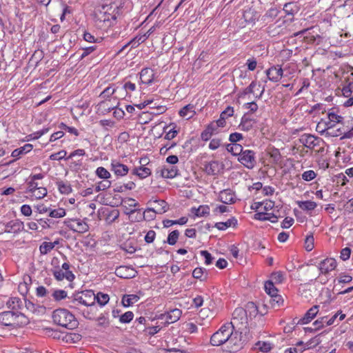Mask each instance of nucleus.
I'll use <instances>...</instances> for the list:
<instances>
[{"mask_svg": "<svg viewBox=\"0 0 353 353\" xmlns=\"http://www.w3.org/2000/svg\"><path fill=\"white\" fill-rule=\"evenodd\" d=\"M210 344L213 346L225 344L228 352H236L243 347L241 333L235 330L233 323H225L212 335Z\"/></svg>", "mask_w": 353, "mask_h": 353, "instance_id": "1", "label": "nucleus"}, {"mask_svg": "<svg viewBox=\"0 0 353 353\" xmlns=\"http://www.w3.org/2000/svg\"><path fill=\"white\" fill-rule=\"evenodd\" d=\"M28 320L20 312L6 311L0 313V325L8 327L10 330L26 325Z\"/></svg>", "mask_w": 353, "mask_h": 353, "instance_id": "2", "label": "nucleus"}, {"mask_svg": "<svg viewBox=\"0 0 353 353\" xmlns=\"http://www.w3.org/2000/svg\"><path fill=\"white\" fill-rule=\"evenodd\" d=\"M52 319L54 323L69 330H73L78 325L74 316L66 309H57L53 312Z\"/></svg>", "mask_w": 353, "mask_h": 353, "instance_id": "3", "label": "nucleus"}, {"mask_svg": "<svg viewBox=\"0 0 353 353\" xmlns=\"http://www.w3.org/2000/svg\"><path fill=\"white\" fill-rule=\"evenodd\" d=\"M299 141L304 147L314 150L317 153H323L324 152V141L318 137H315L310 134H303L299 139Z\"/></svg>", "mask_w": 353, "mask_h": 353, "instance_id": "4", "label": "nucleus"}, {"mask_svg": "<svg viewBox=\"0 0 353 353\" xmlns=\"http://www.w3.org/2000/svg\"><path fill=\"white\" fill-rule=\"evenodd\" d=\"M94 303V293L92 290L83 292L77 295L71 301L70 307H74L76 305L81 304L85 306H91Z\"/></svg>", "mask_w": 353, "mask_h": 353, "instance_id": "5", "label": "nucleus"}, {"mask_svg": "<svg viewBox=\"0 0 353 353\" xmlns=\"http://www.w3.org/2000/svg\"><path fill=\"white\" fill-rule=\"evenodd\" d=\"M238 161L247 168L252 169L256 163L255 152L251 150H243Z\"/></svg>", "mask_w": 353, "mask_h": 353, "instance_id": "6", "label": "nucleus"}, {"mask_svg": "<svg viewBox=\"0 0 353 353\" xmlns=\"http://www.w3.org/2000/svg\"><path fill=\"white\" fill-rule=\"evenodd\" d=\"M67 227L73 232L85 233L89 230L88 223L81 219H70L65 222Z\"/></svg>", "mask_w": 353, "mask_h": 353, "instance_id": "7", "label": "nucleus"}, {"mask_svg": "<svg viewBox=\"0 0 353 353\" xmlns=\"http://www.w3.org/2000/svg\"><path fill=\"white\" fill-rule=\"evenodd\" d=\"M336 267V262L335 259L332 258H327L321 261L318 265L320 273L322 274H328L330 272L334 270Z\"/></svg>", "mask_w": 353, "mask_h": 353, "instance_id": "8", "label": "nucleus"}, {"mask_svg": "<svg viewBox=\"0 0 353 353\" xmlns=\"http://www.w3.org/2000/svg\"><path fill=\"white\" fill-rule=\"evenodd\" d=\"M268 79L272 82H278L283 77V71L279 65H273L265 71Z\"/></svg>", "mask_w": 353, "mask_h": 353, "instance_id": "9", "label": "nucleus"}, {"mask_svg": "<svg viewBox=\"0 0 353 353\" xmlns=\"http://www.w3.org/2000/svg\"><path fill=\"white\" fill-rule=\"evenodd\" d=\"M165 179H173L179 174V170L174 165H164L159 168L157 171Z\"/></svg>", "mask_w": 353, "mask_h": 353, "instance_id": "10", "label": "nucleus"}, {"mask_svg": "<svg viewBox=\"0 0 353 353\" xmlns=\"http://www.w3.org/2000/svg\"><path fill=\"white\" fill-rule=\"evenodd\" d=\"M115 274L120 278L132 279L136 276L137 272L131 267L122 265L116 269Z\"/></svg>", "mask_w": 353, "mask_h": 353, "instance_id": "11", "label": "nucleus"}, {"mask_svg": "<svg viewBox=\"0 0 353 353\" xmlns=\"http://www.w3.org/2000/svg\"><path fill=\"white\" fill-rule=\"evenodd\" d=\"M111 170L117 176H125L129 171V168L127 165L121 163L117 160H113L111 162Z\"/></svg>", "mask_w": 353, "mask_h": 353, "instance_id": "12", "label": "nucleus"}, {"mask_svg": "<svg viewBox=\"0 0 353 353\" xmlns=\"http://www.w3.org/2000/svg\"><path fill=\"white\" fill-rule=\"evenodd\" d=\"M154 72L151 68H143L140 72L141 82L144 84L150 85L154 81Z\"/></svg>", "mask_w": 353, "mask_h": 353, "instance_id": "13", "label": "nucleus"}, {"mask_svg": "<svg viewBox=\"0 0 353 353\" xmlns=\"http://www.w3.org/2000/svg\"><path fill=\"white\" fill-rule=\"evenodd\" d=\"M52 272L57 281H62L65 279L68 281H72L75 278L74 274L72 272H63V270L59 268H54L52 270Z\"/></svg>", "mask_w": 353, "mask_h": 353, "instance_id": "14", "label": "nucleus"}, {"mask_svg": "<svg viewBox=\"0 0 353 353\" xmlns=\"http://www.w3.org/2000/svg\"><path fill=\"white\" fill-rule=\"evenodd\" d=\"M23 223L19 220L10 221L6 225L5 232L8 233L17 234L23 230Z\"/></svg>", "mask_w": 353, "mask_h": 353, "instance_id": "15", "label": "nucleus"}, {"mask_svg": "<svg viewBox=\"0 0 353 353\" xmlns=\"http://www.w3.org/2000/svg\"><path fill=\"white\" fill-rule=\"evenodd\" d=\"M256 123V120L250 117L249 113L245 114L241 120L239 128L243 131H249Z\"/></svg>", "mask_w": 353, "mask_h": 353, "instance_id": "16", "label": "nucleus"}, {"mask_svg": "<svg viewBox=\"0 0 353 353\" xmlns=\"http://www.w3.org/2000/svg\"><path fill=\"white\" fill-rule=\"evenodd\" d=\"M319 305H314L309 309L305 314L303 317L300 319L299 323L301 324H307L312 321L316 316L319 312Z\"/></svg>", "mask_w": 353, "mask_h": 353, "instance_id": "17", "label": "nucleus"}, {"mask_svg": "<svg viewBox=\"0 0 353 353\" xmlns=\"http://www.w3.org/2000/svg\"><path fill=\"white\" fill-rule=\"evenodd\" d=\"M222 169V165L217 161H212L205 166V171L208 175H216Z\"/></svg>", "mask_w": 353, "mask_h": 353, "instance_id": "18", "label": "nucleus"}, {"mask_svg": "<svg viewBox=\"0 0 353 353\" xmlns=\"http://www.w3.org/2000/svg\"><path fill=\"white\" fill-rule=\"evenodd\" d=\"M219 198L220 201L225 204L234 203L236 200L234 193L229 189L221 191Z\"/></svg>", "mask_w": 353, "mask_h": 353, "instance_id": "19", "label": "nucleus"}, {"mask_svg": "<svg viewBox=\"0 0 353 353\" xmlns=\"http://www.w3.org/2000/svg\"><path fill=\"white\" fill-rule=\"evenodd\" d=\"M246 319V310L242 307L236 308L232 313V321L233 325L237 324V321H241V323H243Z\"/></svg>", "mask_w": 353, "mask_h": 353, "instance_id": "20", "label": "nucleus"}, {"mask_svg": "<svg viewBox=\"0 0 353 353\" xmlns=\"http://www.w3.org/2000/svg\"><path fill=\"white\" fill-rule=\"evenodd\" d=\"M7 307L14 312H19L21 310L23 302L18 297H11L6 302Z\"/></svg>", "mask_w": 353, "mask_h": 353, "instance_id": "21", "label": "nucleus"}, {"mask_svg": "<svg viewBox=\"0 0 353 353\" xmlns=\"http://www.w3.org/2000/svg\"><path fill=\"white\" fill-rule=\"evenodd\" d=\"M195 114L194 106L192 104L186 105L179 111V115L186 119L192 118Z\"/></svg>", "mask_w": 353, "mask_h": 353, "instance_id": "22", "label": "nucleus"}, {"mask_svg": "<svg viewBox=\"0 0 353 353\" xmlns=\"http://www.w3.org/2000/svg\"><path fill=\"white\" fill-rule=\"evenodd\" d=\"M33 148V145L30 143H26L23 146L20 147L19 148H17L14 150L12 152L11 156L14 158H19L21 155H23L25 154H27L28 152H30Z\"/></svg>", "mask_w": 353, "mask_h": 353, "instance_id": "23", "label": "nucleus"}, {"mask_svg": "<svg viewBox=\"0 0 353 353\" xmlns=\"http://www.w3.org/2000/svg\"><path fill=\"white\" fill-rule=\"evenodd\" d=\"M300 10V7L296 2H288L283 6V10L287 15L294 16Z\"/></svg>", "mask_w": 353, "mask_h": 353, "instance_id": "24", "label": "nucleus"}, {"mask_svg": "<svg viewBox=\"0 0 353 353\" xmlns=\"http://www.w3.org/2000/svg\"><path fill=\"white\" fill-rule=\"evenodd\" d=\"M140 296L138 294H125L122 297V304L124 307H130L139 301Z\"/></svg>", "mask_w": 353, "mask_h": 353, "instance_id": "25", "label": "nucleus"}, {"mask_svg": "<svg viewBox=\"0 0 353 353\" xmlns=\"http://www.w3.org/2000/svg\"><path fill=\"white\" fill-rule=\"evenodd\" d=\"M117 87L114 84H110L106 87L99 94V97L104 100H110V97L117 91Z\"/></svg>", "mask_w": 353, "mask_h": 353, "instance_id": "26", "label": "nucleus"}, {"mask_svg": "<svg viewBox=\"0 0 353 353\" xmlns=\"http://www.w3.org/2000/svg\"><path fill=\"white\" fill-rule=\"evenodd\" d=\"M308 348L307 345L303 341H299L293 347L287 348L284 353H302Z\"/></svg>", "mask_w": 353, "mask_h": 353, "instance_id": "27", "label": "nucleus"}, {"mask_svg": "<svg viewBox=\"0 0 353 353\" xmlns=\"http://www.w3.org/2000/svg\"><path fill=\"white\" fill-rule=\"evenodd\" d=\"M25 306L28 311L32 313L39 314L43 312L45 310L44 307L35 304L30 300H25Z\"/></svg>", "mask_w": 353, "mask_h": 353, "instance_id": "28", "label": "nucleus"}, {"mask_svg": "<svg viewBox=\"0 0 353 353\" xmlns=\"http://www.w3.org/2000/svg\"><path fill=\"white\" fill-rule=\"evenodd\" d=\"M208 271L204 268H196L192 272V276L200 281H205L208 279Z\"/></svg>", "mask_w": 353, "mask_h": 353, "instance_id": "29", "label": "nucleus"}, {"mask_svg": "<svg viewBox=\"0 0 353 353\" xmlns=\"http://www.w3.org/2000/svg\"><path fill=\"white\" fill-rule=\"evenodd\" d=\"M191 212L194 214L196 216L202 217L210 214V208L207 205H200L198 208H192Z\"/></svg>", "mask_w": 353, "mask_h": 353, "instance_id": "30", "label": "nucleus"}, {"mask_svg": "<svg viewBox=\"0 0 353 353\" xmlns=\"http://www.w3.org/2000/svg\"><path fill=\"white\" fill-rule=\"evenodd\" d=\"M132 174L139 176L140 179H145L151 174V171L148 168L139 167L132 170Z\"/></svg>", "mask_w": 353, "mask_h": 353, "instance_id": "31", "label": "nucleus"}, {"mask_svg": "<svg viewBox=\"0 0 353 353\" xmlns=\"http://www.w3.org/2000/svg\"><path fill=\"white\" fill-rule=\"evenodd\" d=\"M237 224V221L234 218H232L225 222H219L215 224V227L219 230H225L231 226H235Z\"/></svg>", "mask_w": 353, "mask_h": 353, "instance_id": "32", "label": "nucleus"}, {"mask_svg": "<svg viewBox=\"0 0 353 353\" xmlns=\"http://www.w3.org/2000/svg\"><path fill=\"white\" fill-rule=\"evenodd\" d=\"M297 205L301 210H305V211L313 210L317 206L316 203H315L314 201H297Z\"/></svg>", "mask_w": 353, "mask_h": 353, "instance_id": "33", "label": "nucleus"}, {"mask_svg": "<svg viewBox=\"0 0 353 353\" xmlns=\"http://www.w3.org/2000/svg\"><path fill=\"white\" fill-rule=\"evenodd\" d=\"M57 185L59 191L61 194H68L72 191V186L68 182H64L63 181H57Z\"/></svg>", "mask_w": 353, "mask_h": 353, "instance_id": "34", "label": "nucleus"}, {"mask_svg": "<svg viewBox=\"0 0 353 353\" xmlns=\"http://www.w3.org/2000/svg\"><path fill=\"white\" fill-rule=\"evenodd\" d=\"M353 92V79H347L342 88V94L345 97H350Z\"/></svg>", "mask_w": 353, "mask_h": 353, "instance_id": "35", "label": "nucleus"}, {"mask_svg": "<svg viewBox=\"0 0 353 353\" xmlns=\"http://www.w3.org/2000/svg\"><path fill=\"white\" fill-rule=\"evenodd\" d=\"M332 126L330 123H329L328 121H325L321 119L316 125V131L319 132L321 135H325L326 131L330 129Z\"/></svg>", "mask_w": 353, "mask_h": 353, "instance_id": "36", "label": "nucleus"}, {"mask_svg": "<svg viewBox=\"0 0 353 353\" xmlns=\"http://www.w3.org/2000/svg\"><path fill=\"white\" fill-rule=\"evenodd\" d=\"M226 149L229 152H231L234 156H239L241 153L243 147L239 143H230L226 146Z\"/></svg>", "mask_w": 353, "mask_h": 353, "instance_id": "37", "label": "nucleus"}, {"mask_svg": "<svg viewBox=\"0 0 353 353\" xmlns=\"http://www.w3.org/2000/svg\"><path fill=\"white\" fill-rule=\"evenodd\" d=\"M329 123L336 126V124L342 123L343 117L334 112H329L327 114Z\"/></svg>", "mask_w": 353, "mask_h": 353, "instance_id": "38", "label": "nucleus"}, {"mask_svg": "<svg viewBox=\"0 0 353 353\" xmlns=\"http://www.w3.org/2000/svg\"><path fill=\"white\" fill-rule=\"evenodd\" d=\"M188 219L187 217L183 216L178 220H170V219L164 220L163 221V224L165 228H169L173 225H176V224L182 225H185L188 222Z\"/></svg>", "mask_w": 353, "mask_h": 353, "instance_id": "39", "label": "nucleus"}, {"mask_svg": "<svg viewBox=\"0 0 353 353\" xmlns=\"http://www.w3.org/2000/svg\"><path fill=\"white\" fill-rule=\"evenodd\" d=\"M148 37V35L144 34L143 35H139L135 37L134 39H131L128 45H131V48H136L141 43L144 42Z\"/></svg>", "mask_w": 353, "mask_h": 353, "instance_id": "40", "label": "nucleus"}, {"mask_svg": "<svg viewBox=\"0 0 353 353\" xmlns=\"http://www.w3.org/2000/svg\"><path fill=\"white\" fill-rule=\"evenodd\" d=\"M95 174L101 179L107 180L111 177L110 172L103 167H99L95 171Z\"/></svg>", "mask_w": 353, "mask_h": 353, "instance_id": "41", "label": "nucleus"}, {"mask_svg": "<svg viewBox=\"0 0 353 353\" xmlns=\"http://www.w3.org/2000/svg\"><path fill=\"white\" fill-rule=\"evenodd\" d=\"M110 297L107 294L98 292L96 295L94 294V301H97V303L101 306H103L108 303Z\"/></svg>", "mask_w": 353, "mask_h": 353, "instance_id": "42", "label": "nucleus"}, {"mask_svg": "<svg viewBox=\"0 0 353 353\" xmlns=\"http://www.w3.org/2000/svg\"><path fill=\"white\" fill-rule=\"evenodd\" d=\"M181 315V311L179 309L172 310L166 315V320L169 323L176 321Z\"/></svg>", "mask_w": 353, "mask_h": 353, "instance_id": "43", "label": "nucleus"}, {"mask_svg": "<svg viewBox=\"0 0 353 353\" xmlns=\"http://www.w3.org/2000/svg\"><path fill=\"white\" fill-rule=\"evenodd\" d=\"M66 214L65 210L62 208H59L57 209H50L49 216L52 218H62L65 216Z\"/></svg>", "mask_w": 353, "mask_h": 353, "instance_id": "44", "label": "nucleus"}, {"mask_svg": "<svg viewBox=\"0 0 353 353\" xmlns=\"http://www.w3.org/2000/svg\"><path fill=\"white\" fill-rule=\"evenodd\" d=\"M256 347L263 352H270L272 347L273 344L268 341H259L256 343Z\"/></svg>", "mask_w": 353, "mask_h": 353, "instance_id": "45", "label": "nucleus"}, {"mask_svg": "<svg viewBox=\"0 0 353 353\" xmlns=\"http://www.w3.org/2000/svg\"><path fill=\"white\" fill-rule=\"evenodd\" d=\"M265 290L266 293L270 295L271 296L273 295H276V294L278 292V290L275 288L274 283L270 281H268L265 282Z\"/></svg>", "mask_w": 353, "mask_h": 353, "instance_id": "46", "label": "nucleus"}, {"mask_svg": "<svg viewBox=\"0 0 353 353\" xmlns=\"http://www.w3.org/2000/svg\"><path fill=\"white\" fill-rule=\"evenodd\" d=\"M343 134L340 128L335 129V126L332 125L328 130L326 131L325 137H337Z\"/></svg>", "mask_w": 353, "mask_h": 353, "instance_id": "47", "label": "nucleus"}, {"mask_svg": "<svg viewBox=\"0 0 353 353\" xmlns=\"http://www.w3.org/2000/svg\"><path fill=\"white\" fill-rule=\"evenodd\" d=\"M54 248V245L52 242H43L39 247L40 252L42 254H46Z\"/></svg>", "mask_w": 353, "mask_h": 353, "instance_id": "48", "label": "nucleus"}, {"mask_svg": "<svg viewBox=\"0 0 353 353\" xmlns=\"http://www.w3.org/2000/svg\"><path fill=\"white\" fill-rule=\"evenodd\" d=\"M179 232L178 230H174L171 232L168 236L167 243L169 245H174L179 239Z\"/></svg>", "mask_w": 353, "mask_h": 353, "instance_id": "49", "label": "nucleus"}, {"mask_svg": "<svg viewBox=\"0 0 353 353\" xmlns=\"http://www.w3.org/2000/svg\"><path fill=\"white\" fill-rule=\"evenodd\" d=\"M134 317V314L131 311H128L119 316V321L122 323H130Z\"/></svg>", "mask_w": 353, "mask_h": 353, "instance_id": "50", "label": "nucleus"}, {"mask_svg": "<svg viewBox=\"0 0 353 353\" xmlns=\"http://www.w3.org/2000/svg\"><path fill=\"white\" fill-rule=\"evenodd\" d=\"M117 18L114 15H111L106 13H104L101 17H99V20L106 23L108 26H111L112 22L114 21Z\"/></svg>", "mask_w": 353, "mask_h": 353, "instance_id": "51", "label": "nucleus"}, {"mask_svg": "<svg viewBox=\"0 0 353 353\" xmlns=\"http://www.w3.org/2000/svg\"><path fill=\"white\" fill-rule=\"evenodd\" d=\"M48 131H49L48 128H43V129H42L41 130L35 132L28 135V141L38 139L39 138H40L43 134H45L47 132H48Z\"/></svg>", "mask_w": 353, "mask_h": 353, "instance_id": "52", "label": "nucleus"}, {"mask_svg": "<svg viewBox=\"0 0 353 353\" xmlns=\"http://www.w3.org/2000/svg\"><path fill=\"white\" fill-rule=\"evenodd\" d=\"M316 174L314 170H310L303 172L301 174L302 179L305 181H310L315 179Z\"/></svg>", "mask_w": 353, "mask_h": 353, "instance_id": "53", "label": "nucleus"}, {"mask_svg": "<svg viewBox=\"0 0 353 353\" xmlns=\"http://www.w3.org/2000/svg\"><path fill=\"white\" fill-rule=\"evenodd\" d=\"M156 214L158 213L154 208H148L144 212V218L148 220H153L156 217Z\"/></svg>", "mask_w": 353, "mask_h": 353, "instance_id": "54", "label": "nucleus"}, {"mask_svg": "<svg viewBox=\"0 0 353 353\" xmlns=\"http://www.w3.org/2000/svg\"><path fill=\"white\" fill-rule=\"evenodd\" d=\"M123 89L125 91L126 94L124 97H130L129 92H132L136 90V85L130 81L125 82L123 85Z\"/></svg>", "mask_w": 353, "mask_h": 353, "instance_id": "55", "label": "nucleus"}, {"mask_svg": "<svg viewBox=\"0 0 353 353\" xmlns=\"http://www.w3.org/2000/svg\"><path fill=\"white\" fill-rule=\"evenodd\" d=\"M52 296L56 301H60L67 296V292L63 290H57L53 292Z\"/></svg>", "mask_w": 353, "mask_h": 353, "instance_id": "56", "label": "nucleus"}, {"mask_svg": "<svg viewBox=\"0 0 353 353\" xmlns=\"http://www.w3.org/2000/svg\"><path fill=\"white\" fill-rule=\"evenodd\" d=\"M283 279V274L281 272H276L272 274L270 281L275 283H281Z\"/></svg>", "mask_w": 353, "mask_h": 353, "instance_id": "57", "label": "nucleus"}, {"mask_svg": "<svg viewBox=\"0 0 353 353\" xmlns=\"http://www.w3.org/2000/svg\"><path fill=\"white\" fill-rule=\"evenodd\" d=\"M47 189L43 186H40L37 191L32 192V195L37 199L43 198L47 194Z\"/></svg>", "mask_w": 353, "mask_h": 353, "instance_id": "58", "label": "nucleus"}, {"mask_svg": "<svg viewBox=\"0 0 353 353\" xmlns=\"http://www.w3.org/2000/svg\"><path fill=\"white\" fill-rule=\"evenodd\" d=\"M305 248L308 252L314 248V236L312 234L308 235L305 241Z\"/></svg>", "mask_w": 353, "mask_h": 353, "instance_id": "59", "label": "nucleus"}, {"mask_svg": "<svg viewBox=\"0 0 353 353\" xmlns=\"http://www.w3.org/2000/svg\"><path fill=\"white\" fill-rule=\"evenodd\" d=\"M200 254L205 259V264L209 265L212 263L214 258L212 254L207 250H201Z\"/></svg>", "mask_w": 353, "mask_h": 353, "instance_id": "60", "label": "nucleus"}, {"mask_svg": "<svg viewBox=\"0 0 353 353\" xmlns=\"http://www.w3.org/2000/svg\"><path fill=\"white\" fill-rule=\"evenodd\" d=\"M67 152L65 150H61L58 152L52 154L50 156V159L52 161L61 160L65 157Z\"/></svg>", "mask_w": 353, "mask_h": 353, "instance_id": "61", "label": "nucleus"}, {"mask_svg": "<svg viewBox=\"0 0 353 353\" xmlns=\"http://www.w3.org/2000/svg\"><path fill=\"white\" fill-rule=\"evenodd\" d=\"M83 39L85 41L90 42V43H97V42H99L101 40V38H100V37L95 38L94 35H92L90 32H85L83 34Z\"/></svg>", "mask_w": 353, "mask_h": 353, "instance_id": "62", "label": "nucleus"}, {"mask_svg": "<svg viewBox=\"0 0 353 353\" xmlns=\"http://www.w3.org/2000/svg\"><path fill=\"white\" fill-rule=\"evenodd\" d=\"M39 187L40 186L39 183L34 180L30 179V181L28 182V192L31 193L37 191Z\"/></svg>", "mask_w": 353, "mask_h": 353, "instance_id": "63", "label": "nucleus"}, {"mask_svg": "<svg viewBox=\"0 0 353 353\" xmlns=\"http://www.w3.org/2000/svg\"><path fill=\"white\" fill-rule=\"evenodd\" d=\"M243 139L242 134L239 132H234L230 134L229 141L232 143H236Z\"/></svg>", "mask_w": 353, "mask_h": 353, "instance_id": "64", "label": "nucleus"}]
</instances>
